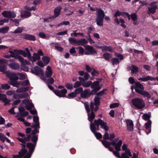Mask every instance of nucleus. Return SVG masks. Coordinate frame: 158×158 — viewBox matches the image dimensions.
Returning <instances> with one entry per match:
<instances>
[{
	"mask_svg": "<svg viewBox=\"0 0 158 158\" xmlns=\"http://www.w3.org/2000/svg\"><path fill=\"white\" fill-rule=\"evenodd\" d=\"M135 86L134 88H139L140 89L142 90L144 89V88L143 85L139 81L136 82L135 83Z\"/></svg>",
	"mask_w": 158,
	"mask_h": 158,
	"instance_id": "nucleus-34",
	"label": "nucleus"
},
{
	"mask_svg": "<svg viewBox=\"0 0 158 158\" xmlns=\"http://www.w3.org/2000/svg\"><path fill=\"white\" fill-rule=\"evenodd\" d=\"M47 71H45L46 77L47 78H50L51 77L52 73V71L50 66H48L47 68Z\"/></svg>",
	"mask_w": 158,
	"mask_h": 158,
	"instance_id": "nucleus-24",
	"label": "nucleus"
},
{
	"mask_svg": "<svg viewBox=\"0 0 158 158\" xmlns=\"http://www.w3.org/2000/svg\"><path fill=\"white\" fill-rule=\"evenodd\" d=\"M88 113V119L90 122V123H93L92 121L95 118V114L93 111H91L90 112H87Z\"/></svg>",
	"mask_w": 158,
	"mask_h": 158,
	"instance_id": "nucleus-19",
	"label": "nucleus"
},
{
	"mask_svg": "<svg viewBox=\"0 0 158 158\" xmlns=\"http://www.w3.org/2000/svg\"><path fill=\"white\" fill-rule=\"evenodd\" d=\"M99 88L100 89L101 88V86L99 85V82L98 81H96L94 82L91 85V89H95Z\"/></svg>",
	"mask_w": 158,
	"mask_h": 158,
	"instance_id": "nucleus-29",
	"label": "nucleus"
},
{
	"mask_svg": "<svg viewBox=\"0 0 158 158\" xmlns=\"http://www.w3.org/2000/svg\"><path fill=\"white\" fill-rule=\"evenodd\" d=\"M70 25V22L69 21H63L57 24V26L59 27L62 25Z\"/></svg>",
	"mask_w": 158,
	"mask_h": 158,
	"instance_id": "nucleus-56",
	"label": "nucleus"
},
{
	"mask_svg": "<svg viewBox=\"0 0 158 158\" xmlns=\"http://www.w3.org/2000/svg\"><path fill=\"white\" fill-rule=\"evenodd\" d=\"M42 60L44 61V64L46 65L48 64L50 61V57L46 56H43L42 58Z\"/></svg>",
	"mask_w": 158,
	"mask_h": 158,
	"instance_id": "nucleus-32",
	"label": "nucleus"
},
{
	"mask_svg": "<svg viewBox=\"0 0 158 158\" xmlns=\"http://www.w3.org/2000/svg\"><path fill=\"white\" fill-rule=\"evenodd\" d=\"M97 139L99 140L102 138V134L99 132H95L93 133Z\"/></svg>",
	"mask_w": 158,
	"mask_h": 158,
	"instance_id": "nucleus-53",
	"label": "nucleus"
},
{
	"mask_svg": "<svg viewBox=\"0 0 158 158\" xmlns=\"http://www.w3.org/2000/svg\"><path fill=\"white\" fill-rule=\"evenodd\" d=\"M104 140H109L110 139L109 138V135L108 133L107 132H106L104 134V135L103 136V137Z\"/></svg>",
	"mask_w": 158,
	"mask_h": 158,
	"instance_id": "nucleus-63",
	"label": "nucleus"
},
{
	"mask_svg": "<svg viewBox=\"0 0 158 158\" xmlns=\"http://www.w3.org/2000/svg\"><path fill=\"white\" fill-rule=\"evenodd\" d=\"M141 95L143 96L144 97H146L148 98H150L151 97V94L147 91L143 90L141 94Z\"/></svg>",
	"mask_w": 158,
	"mask_h": 158,
	"instance_id": "nucleus-42",
	"label": "nucleus"
},
{
	"mask_svg": "<svg viewBox=\"0 0 158 158\" xmlns=\"http://www.w3.org/2000/svg\"><path fill=\"white\" fill-rule=\"evenodd\" d=\"M61 7L59 6L56 7L54 10V13L56 17H58L60 14Z\"/></svg>",
	"mask_w": 158,
	"mask_h": 158,
	"instance_id": "nucleus-30",
	"label": "nucleus"
},
{
	"mask_svg": "<svg viewBox=\"0 0 158 158\" xmlns=\"http://www.w3.org/2000/svg\"><path fill=\"white\" fill-rule=\"evenodd\" d=\"M89 89H86L83 90L82 93L81 94V97L82 98H88L90 96L89 94Z\"/></svg>",
	"mask_w": 158,
	"mask_h": 158,
	"instance_id": "nucleus-11",
	"label": "nucleus"
},
{
	"mask_svg": "<svg viewBox=\"0 0 158 158\" xmlns=\"http://www.w3.org/2000/svg\"><path fill=\"white\" fill-rule=\"evenodd\" d=\"M101 98L98 96H96L94 99V104L95 106H99L100 103V99Z\"/></svg>",
	"mask_w": 158,
	"mask_h": 158,
	"instance_id": "nucleus-39",
	"label": "nucleus"
},
{
	"mask_svg": "<svg viewBox=\"0 0 158 158\" xmlns=\"http://www.w3.org/2000/svg\"><path fill=\"white\" fill-rule=\"evenodd\" d=\"M29 96L27 93H25L19 94V98H27Z\"/></svg>",
	"mask_w": 158,
	"mask_h": 158,
	"instance_id": "nucleus-55",
	"label": "nucleus"
},
{
	"mask_svg": "<svg viewBox=\"0 0 158 158\" xmlns=\"http://www.w3.org/2000/svg\"><path fill=\"white\" fill-rule=\"evenodd\" d=\"M152 124V121L151 120H148L147 122L145 124L146 131V132L148 135L151 132V125Z\"/></svg>",
	"mask_w": 158,
	"mask_h": 158,
	"instance_id": "nucleus-16",
	"label": "nucleus"
},
{
	"mask_svg": "<svg viewBox=\"0 0 158 158\" xmlns=\"http://www.w3.org/2000/svg\"><path fill=\"white\" fill-rule=\"evenodd\" d=\"M92 84V82L90 81H85L83 82L82 83V86L84 87H89L90 86H91V85Z\"/></svg>",
	"mask_w": 158,
	"mask_h": 158,
	"instance_id": "nucleus-31",
	"label": "nucleus"
},
{
	"mask_svg": "<svg viewBox=\"0 0 158 158\" xmlns=\"http://www.w3.org/2000/svg\"><path fill=\"white\" fill-rule=\"evenodd\" d=\"M93 89L91 92L89 91V94L90 95H93L95 94H96V92L100 90V88L98 87L97 88Z\"/></svg>",
	"mask_w": 158,
	"mask_h": 158,
	"instance_id": "nucleus-51",
	"label": "nucleus"
},
{
	"mask_svg": "<svg viewBox=\"0 0 158 158\" xmlns=\"http://www.w3.org/2000/svg\"><path fill=\"white\" fill-rule=\"evenodd\" d=\"M84 47L85 50L87 51L90 54L93 55L97 53V51L94 49V48L90 45H86Z\"/></svg>",
	"mask_w": 158,
	"mask_h": 158,
	"instance_id": "nucleus-13",
	"label": "nucleus"
},
{
	"mask_svg": "<svg viewBox=\"0 0 158 158\" xmlns=\"http://www.w3.org/2000/svg\"><path fill=\"white\" fill-rule=\"evenodd\" d=\"M22 38L30 41H34L36 40V38L35 36L30 34H22L20 35Z\"/></svg>",
	"mask_w": 158,
	"mask_h": 158,
	"instance_id": "nucleus-9",
	"label": "nucleus"
},
{
	"mask_svg": "<svg viewBox=\"0 0 158 158\" xmlns=\"http://www.w3.org/2000/svg\"><path fill=\"white\" fill-rule=\"evenodd\" d=\"M38 135H32L31 137V140L33 142V143L36 145L38 140Z\"/></svg>",
	"mask_w": 158,
	"mask_h": 158,
	"instance_id": "nucleus-35",
	"label": "nucleus"
},
{
	"mask_svg": "<svg viewBox=\"0 0 158 158\" xmlns=\"http://www.w3.org/2000/svg\"><path fill=\"white\" fill-rule=\"evenodd\" d=\"M112 63L113 65H114L115 64H117L119 62V59L117 58H114L111 60Z\"/></svg>",
	"mask_w": 158,
	"mask_h": 158,
	"instance_id": "nucleus-59",
	"label": "nucleus"
},
{
	"mask_svg": "<svg viewBox=\"0 0 158 158\" xmlns=\"http://www.w3.org/2000/svg\"><path fill=\"white\" fill-rule=\"evenodd\" d=\"M31 13L27 10H24L21 13V16L22 18H27L31 16Z\"/></svg>",
	"mask_w": 158,
	"mask_h": 158,
	"instance_id": "nucleus-23",
	"label": "nucleus"
},
{
	"mask_svg": "<svg viewBox=\"0 0 158 158\" xmlns=\"http://www.w3.org/2000/svg\"><path fill=\"white\" fill-rule=\"evenodd\" d=\"M88 43V41L85 39L82 38L77 40V45L83 46L84 44Z\"/></svg>",
	"mask_w": 158,
	"mask_h": 158,
	"instance_id": "nucleus-25",
	"label": "nucleus"
},
{
	"mask_svg": "<svg viewBox=\"0 0 158 158\" xmlns=\"http://www.w3.org/2000/svg\"><path fill=\"white\" fill-rule=\"evenodd\" d=\"M77 96V95L74 92L68 94V96H66L65 97L67 98H75Z\"/></svg>",
	"mask_w": 158,
	"mask_h": 158,
	"instance_id": "nucleus-52",
	"label": "nucleus"
},
{
	"mask_svg": "<svg viewBox=\"0 0 158 158\" xmlns=\"http://www.w3.org/2000/svg\"><path fill=\"white\" fill-rule=\"evenodd\" d=\"M10 100L8 99L6 97L4 98V99L3 100L2 102H3L4 103V106H6L10 104Z\"/></svg>",
	"mask_w": 158,
	"mask_h": 158,
	"instance_id": "nucleus-57",
	"label": "nucleus"
},
{
	"mask_svg": "<svg viewBox=\"0 0 158 158\" xmlns=\"http://www.w3.org/2000/svg\"><path fill=\"white\" fill-rule=\"evenodd\" d=\"M131 73L133 74H135L139 72L138 67L134 65L131 66Z\"/></svg>",
	"mask_w": 158,
	"mask_h": 158,
	"instance_id": "nucleus-40",
	"label": "nucleus"
},
{
	"mask_svg": "<svg viewBox=\"0 0 158 158\" xmlns=\"http://www.w3.org/2000/svg\"><path fill=\"white\" fill-rule=\"evenodd\" d=\"M83 88L81 87L76 88V89L74 90V93L76 94L77 96L78 94H80L81 95V94L82 93V91H83Z\"/></svg>",
	"mask_w": 158,
	"mask_h": 158,
	"instance_id": "nucleus-36",
	"label": "nucleus"
},
{
	"mask_svg": "<svg viewBox=\"0 0 158 158\" xmlns=\"http://www.w3.org/2000/svg\"><path fill=\"white\" fill-rule=\"evenodd\" d=\"M81 85L82 86V83H81L79 81H77L74 84L73 87L75 88H78L80 87V86Z\"/></svg>",
	"mask_w": 158,
	"mask_h": 158,
	"instance_id": "nucleus-47",
	"label": "nucleus"
},
{
	"mask_svg": "<svg viewBox=\"0 0 158 158\" xmlns=\"http://www.w3.org/2000/svg\"><path fill=\"white\" fill-rule=\"evenodd\" d=\"M125 12H121L119 11L118 10L114 14V16L115 17H117L118 16H120L121 15L122 16L124 17L125 18H126V17L125 16V15H124V13Z\"/></svg>",
	"mask_w": 158,
	"mask_h": 158,
	"instance_id": "nucleus-38",
	"label": "nucleus"
},
{
	"mask_svg": "<svg viewBox=\"0 0 158 158\" xmlns=\"http://www.w3.org/2000/svg\"><path fill=\"white\" fill-rule=\"evenodd\" d=\"M65 86L66 88L69 89H72L73 87L72 84H70L69 83H66Z\"/></svg>",
	"mask_w": 158,
	"mask_h": 158,
	"instance_id": "nucleus-62",
	"label": "nucleus"
},
{
	"mask_svg": "<svg viewBox=\"0 0 158 158\" xmlns=\"http://www.w3.org/2000/svg\"><path fill=\"white\" fill-rule=\"evenodd\" d=\"M103 49L110 52H112L113 51V50L110 46H103Z\"/></svg>",
	"mask_w": 158,
	"mask_h": 158,
	"instance_id": "nucleus-64",
	"label": "nucleus"
},
{
	"mask_svg": "<svg viewBox=\"0 0 158 158\" xmlns=\"http://www.w3.org/2000/svg\"><path fill=\"white\" fill-rule=\"evenodd\" d=\"M131 102L135 107L139 109H143L145 106V103L143 101L138 98L132 99Z\"/></svg>",
	"mask_w": 158,
	"mask_h": 158,
	"instance_id": "nucleus-4",
	"label": "nucleus"
},
{
	"mask_svg": "<svg viewBox=\"0 0 158 158\" xmlns=\"http://www.w3.org/2000/svg\"><path fill=\"white\" fill-rule=\"evenodd\" d=\"M36 145L35 144H34L31 143H27L26 146L27 148L29 149L28 152L33 154Z\"/></svg>",
	"mask_w": 158,
	"mask_h": 158,
	"instance_id": "nucleus-12",
	"label": "nucleus"
},
{
	"mask_svg": "<svg viewBox=\"0 0 158 158\" xmlns=\"http://www.w3.org/2000/svg\"><path fill=\"white\" fill-rule=\"evenodd\" d=\"M25 51L28 53V59L32 62H34L37 60H39L40 59V57L37 54V53H34L33 56H31V53L27 48H25Z\"/></svg>",
	"mask_w": 158,
	"mask_h": 158,
	"instance_id": "nucleus-5",
	"label": "nucleus"
},
{
	"mask_svg": "<svg viewBox=\"0 0 158 158\" xmlns=\"http://www.w3.org/2000/svg\"><path fill=\"white\" fill-rule=\"evenodd\" d=\"M107 89H103L102 90L99 91L98 93H97L96 95L98 96H101L103 95L106 94L105 92L107 90Z\"/></svg>",
	"mask_w": 158,
	"mask_h": 158,
	"instance_id": "nucleus-49",
	"label": "nucleus"
},
{
	"mask_svg": "<svg viewBox=\"0 0 158 158\" xmlns=\"http://www.w3.org/2000/svg\"><path fill=\"white\" fill-rule=\"evenodd\" d=\"M96 17L95 20L97 24L99 26L102 27L103 25V19L105 16L104 11L100 8L96 12Z\"/></svg>",
	"mask_w": 158,
	"mask_h": 158,
	"instance_id": "nucleus-2",
	"label": "nucleus"
},
{
	"mask_svg": "<svg viewBox=\"0 0 158 158\" xmlns=\"http://www.w3.org/2000/svg\"><path fill=\"white\" fill-rule=\"evenodd\" d=\"M23 30V27H18L14 31L12 32V33L15 34L20 33L22 32Z\"/></svg>",
	"mask_w": 158,
	"mask_h": 158,
	"instance_id": "nucleus-41",
	"label": "nucleus"
},
{
	"mask_svg": "<svg viewBox=\"0 0 158 158\" xmlns=\"http://www.w3.org/2000/svg\"><path fill=\"white\" fill-rule=\"evenodd\" d=\"M2 15L4 17L9 19L14 18L16 17L15 13L10 11L5 10L2 13Z\"/></svg>",
	"mask_w": 158,
	"mask_h": 158,
	"instance_id": "nucleus-7",
	"label": "nucleus"
},
{
	"mask_svg": "<svg viewBox=\"0 0 158 158\" xmlns=\"http://www.w3.org/2000/svg\"><path fill=\"white\" fill-rule=\"evenodd\" d=\"M100 141L102 142V144L107 148H109L110 145L114 144V143L113 142V141L109 142L107 140H101Z\"/></svg>",
	"mask_w": 158,
	"mask_h": 158,
	"instance_id": "nucleus-22",
	"label": "nucleus"
},
{
	"mask_svg": "<svg viewBox=\"0 0 158 158\" xmlns=\"http://www.w3.org/2000/svg\"><path fill=\"white\" fill-rule=\"evenodd\" d=\"M29 89L28 87H22L20 88L19 89H17L16 91L17 93L24 92L27 91Z\"/></svg>",
	"mask_w": 158,
	"mask_h": 158,
	"instance_id": "nucleus-33",
	"label": "nucleus"
},
{
	"mask_svg": "<svg viewBox=\"0 0 158 158\" xmlns=\"http://www.w3.org/2000/svg\"><path fill=\"white\" fill-rule=\"evenodd\" d=\"M139 80H141L143 81H146L148 80H151L152 81H153L154 80V77H152L150 76H147L146 77L143 78H138Z\"/></svg>",
	"mask_w": 158,
	"mask_h": 158,
	"instance_id": "nucleus-28",
	"label": "nucleus"
},
{
	"mask_svg": "<svg viewBox=\"0 0 158 158\" xmlns=\"http://www.w3.org/2000/svg\"><path fill=\"white\" fill-rule=\"evenodd\" d=\"M54 93L57 96L59 97H65V94L67 93V90L65 89H63L61 90L58 89L54 90Z\"/></svg>",
	"mask_w": 158,
	"mask_h": 158,
	"instance_id": "nucleus-8",
	"label": "nucleus"
},
{
	"mask_svg": "<svg viewBox=\"0 0 158 158\" xmlns=\"http://www.w3.org/2000/svg\"><path fill=\"white\" fill-rule=\"evenodd\" d=\"M6 67L5 66L0 65V72H3L5 74V73L6 72ZM7 71H6V72Z\"/></svg>",
	"mask_w": 158,
	"mask_h": 158,
	"instance_id": "nucleus-60",
	"label": "nucleus"
},
{
	"mask_svg": "<svg viewBox=\"0 0 158 158\" xmlns=\"http://www.w3.org/2000/svg\"><path fill=\"white\" fill-rule=\"evenodd\" d=\"M84 47L85 50L87 51L90 54L93 55L97 53V51L94 49V48L90 45H86Z\"/></svg>",
	"mask_w": 158,
	"mask_h": 158,
	"instance_id": "nucleus-14",
	"label": "nucleus"
},
{
	"mask_svg": "<svg viewBox=\"0 0 158 158\" xmlns=\"http://www.w3.org/2000/svg\"><path fill=\"white\" fill-rule=\"evenodd\" d=\"M8 66L10 68L14 70H17L19 68V64L15 62L9 64Z\"/></svg>",
	"mask_w": 158,
	"mask_h": 158,
	"instance_id": "nucleus-21",
	"label": "nucleus"
},
{
	"mask_svg": "<svg viewBox=\"0 0 158 158\" xmlns=\"http://www.w3.org/2000/svg\"><path fill=\"white\" fill-rule=\"evenodd\" d=\"M5 73L6 74V76L8 78H9V77H8V75L10 74L14 73V74L15 75V77H18L17 76V75H18L19 76H20L22 74V73H19V72H18V73H13V72H12V73L9 72L8 71H7V72H6Z\"/></svg>",
	"mask_w": 158,
	"mask_h": 158,
	"instance_id": "nucleus-54",
	"label": "nucleus"
},
{
	"mask_svg": "<svg viewBox=\"0 0 158 158\" xmlns=\"http://www.w3.org/2000/svg\"><path fill=\"white\" fill-rule=\"evenodd\" d=\"M18 60L21 63V64L23 66H25L26 64L28 65L29 64V61L26 60H24V58L23 57L22 59Z\"/></svg>",
	"mask_w": 158,
	"mask_h": 158,
	"instance_id": "nucleus-45",
	"label": "nucleus"
},
{
	"mask_svg": "<svg viewBox=\"0 0 158 158\" xmlns=\"http://www.w3.org/2000/svg\"><path fill=\"white\" fill-rule=\"evenodd\" d=\"M131 19L134 22L137 21V16L135 13H132L131 15Z\"/></svg>",
	"mask_w": 158,
	"mask_h": 158,
	"instance_id": "nucleus-50",
	"label": "nucleus"
},
{
	"mask_svg": "<svg viewBox=\"0 0 158 158\" xmlns=\"http://www.w3.org/2000/svg\"><path fill=\"white\" fill-rule=\"evenodd\" d=\"M132 156L130 149L127 150L125 152L121 154L120 158H130L129 157Z\"/></svg>",
	"mask_w": 158,
	"mask_h": 158,
	"instance_id": "nucleus-20",
	"label": "nucleus"
},
{
	"mask_svg": "<svg viewBox=\"0 0 158 158\" xmlns=\"http://www.w3.org/2000/svg\"><path fill=\"white\" fill-rule=\"evenodd\" d=\"M77 39L72 37H70L68 39V40L70 44L73 45H77Z\"/></svg>",
	"mask_w": 158,
	"mask_h": 158,
	"instance_id": "nucleus-37",
	"label": "nucleus"
},
{
	"mask_svg": "<svg viewBox=\"0 0 158 158\" xmlns=\"http://www.w3.org/2000/svg\"><path fill=\"white\" fill-rule=\"evenodd\" d=\"M127 127V130L129 131H132L133 130L134 124L132 120L127 119L126 121Z\"/></svg>",
	"mask_w": 158,
	"mask_h": 158,
	"instance_id": "nucleus-10",
	"label": "nucleus"
},
{
	"mask_svg": "<svg viewBox=\"0 0 158 158\" xmlns=\"http://www.w3.org/2000/svg\"><path fill=\"white\" fill-rule=\"evenodd\" d=\"M103 58L106 60H109L110 58L112 57V55L108 53H106L103 54Z\"/></svg>",
	"mask_w": 158,
	"mask_h": 158,
	"instance_id": "nucleus-43",
	"label": "nucleus"
},
{
	"mask_svg": "<svg viewBox=\"0 0 158 158\" xmlns=\"http://www.w3.org/2000/svg\"><path fill=\"white\" fill-rule=\"evenodd\" d=\"M142 117L145 121H148L151 117V115L147 113H145L143 115Z\"/></svg>",
	"mask_w": 158,
	"mask_h": 158,
	"instance_id": "nucleus-48",
	"label": "nucleus"
},
{
	"mask_svg": "<svg viewBox=\"0 0 158 158\" xmlns=\"http://www.w3.org/2000/svg\"><path fill=\"white\" fill-rule=\"evenodd\" d=\"M9 52L10 53L9 55V56L10 57L14 58L15 59H22V57L16 54V53L15 52L14 50L13 51H9Z\"/></svg>",
	"mask_w": 158,
	"mask_h": 158,
	"instance_id": "nucleus-17",
	"label": "nucleus"
},
{
	"mask_svg": "<svg viewBox=\"0 0 158 158\" xmlns=\"http://www.w3.org/2000/svg\"><path fill=\"white\" fill-rule=\"evenodd\" d=\"M33 107H34V105L32 103H29L28 104L26 105L25 106L26 109L29 111Z\"/></svg>",
	"mask_w": 158,
	"mask_h": 158,
	"instance_id": "nucleus-46",
	"label": "nucleus"
},
{
	"mask_svg": "<svg viewBox=\"0 0 158 158\" xmlns=\"http://www.w3.org/2000/svg\"><path fill=\"white\" fill-rule=\"evenodd\" d=\"M27 150L22 148L20 150V151L18 153V156H19V158H22L23 157L25 154H27Z\"/></svg>",
	"mask_w": 158,
	"mask_h": 158,
	"instance_id": "nucleus-27",
	"label": "nucleus"
},
{
	"mask_svg": "<svg viewBox=\"0 0 158 158\" xmlns=\"http://www.w3.org/2000/svg\"><path fill=\"white\" fill-rule=\"evenodd\" d=\"M14 73H11L8 75L9 78L10 80L9 84L14 87H18L19 85H21V82H18L17 81L19 79V77H15Z\"/></svg>",
	"mask_w": 158,
	"mask_h": 158,
	"instance_id": "nucleus-3",
	"label": "nucleus"
},
{
	"mask_svg": "<svg viewBox=\"0 0 158 158\" xmlns=\"http://www.w3.org/2000/svg\"><path fill=\"white\" fill-rule=\"evenodd\" d=\"M31 71L32 73L37 76H42L44 75V72L42 69L38 66H36L34 68H31Z\"/></svg>",
	"mask_w": 158,
	"mask_h": 158,
	"instance_id": "nucleus-6",
	"label": "nucleus"
},
{
	"mask_svg": "<svg viewBox=\"0 0 158 158\" xmlns=\"http://www.w3.org/2000/svg\"><path fill=\"white\" fill-rule=\"evenodd\" d=\"M1 86L2 88L4 89H8L10 87V86L7 84H2Z\"/></svg>",
	"mask_w": 158,
	"mask_h": 158,
	"instance_id": "nucleus-58",
	"label": "nucleus"
},
{
	"mask_svg": "<svg viewBox=\"0 0 158 158\" xmlns=\"http://www.w3.org/2000/svg\"><path fill=\"white\" fill-rule=\"evenodd\" d=\"M21 85L23 86H26L28 85L29 84V82L28 80H26L23 81L21 82Z\"/></svg>",
	"mask_w": 158,
	"mask_h": 158,
	"instance_id": "nucleus-61",
	"label": "nucleus"
},
{
	"mask_svg": "<svg viewBox=\"0 0 158 158\" xmlns=\"http://www.w3.org/2000/svg\"><path fill=\"white\" fill-rule=\"evenodd\" d=\"M9 29V27L8 26L2 27L0 29V32L2 33H6L8 32Z\"/></svg>",
	"mask_w": 158,
	"mask_h": 158,
	"instance_id": "nucleus-44",
	"label": "nucleus"
},
{
	"mask_svg": "<svg viewBox=\"0 0 158 158\" xmlns=\"http://www.w3.org/2000/svg\"><path fill=\"white\" fill-rule=\"evenodd\" d=\"M157 5L153 6L148 8V13L154 14L156 12V10L157 9Z\"/></svg>",
	"mask_w": 158,
	"mask_h": 158,
	"instance_id": "nucleus-26",
	"label": "nucleus"
},
{
	"mask_svg": "<svg viewBox=\"0 0 158 158\" xmlns=\"http://www.w3.org/2000/svg\"><path fill=\"white\" fill-rule=\"evenodd\" d=\"M113 142H114V144H112L113 146L114 147L115 149L117 151H119L121 150V147L122 144V141L119 140L118 143H116L115 142L113 141Z\"/></svg>",
	"mask_w": 158,
	"mask_h": 158,
	"instance_id": "nucleus-18",
	"label": "nucleus"
},
{
	"mask_svg": "<svg viewBox=\"0 0 158 158\" xmlns=\"http://www.w3.org/2000/svg\"><path fill=\"white\" fill-rule=\"evenodd\" d=\"M33 120L34 122L35 123V124L34 125H31V127L32 128H34L35 127H38V128H40V126L39 117L38 116H33Z\"/></svg>",
	"mask_w": 158,
	"mask_h": 158,
	"instance_id": "nucleus-15",
	"label": "nucleus"
},
{
	"mask_svg": "<svg viewBox=\"0 0 158 158\" xmlns=\"http://www.w3.org/2000/svg\"><path fill=\"white\" fill-rule=\"evenodd\" d=\"M107 123L104 122L101 118H99L97 120H94V123L90 124V128L91 131L94 133L96 132V130H100L99 126H100L101 128L104 129L106 131H107L109 129V127L107 126Z\"/></svg>",
	"mask_w": 158,
	"mask_h": 158,
	"instance_id": "nucleus-1",
	"label": "nucleus"
}]
</instances>
